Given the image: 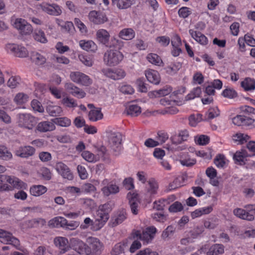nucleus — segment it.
I'll return each instance as SVG.
<instances>
[{
  "mask_svg": "<svg viewBox=\"0 0 255 255\" xmlns=\"http://www.w3.org/2000/svg\"><path fill=\"white\" fill-rule=\"evenodd\" d=\"M26 188V184L16 177L0 175V191H12L13 188L25 189Z\"/></svg>",
  "mask_w": 255,
  "mask_h": 255,
  "instance_id": "1",
  "label": "nucleus"
},
{
  "mask_svg": "<svg viewBox=\"0 0 255 255\" xmlns=\"http://www.w3.org/2000/svg\"><path fill=\"white\" fill-rule=\"evenodd\" d=\"M156 232L157 229L155 227L150 226L143 230L142 233L139 230L133 231L132 235L134 239H139L143 244H148L154 239Z\"/></svg>",
  "mask_w": 255,
  "mask_h": 255,
  "instance_id": "2",
  "label": "nucleus"
},
{
  "mask_svg": "<svg viewBox=\"0 0 255 255\" xmlns=\"http://www.w3.org/2000/svg\"><path fill=\"white\" fill-rule=\"evenodd\" d=\"M124 55L119 50L110 49L104 56V61L108 66H113L119 64L123 59Z\"/></svg>",
  "mask_w": 255,
  "mask_h": 255,
  "instance_id": "3",
  "label": "nucleus"
},
{
  "mask_svg": "<svg viewBox=\"0 0 255 255\" xmlns=\"http://www.w3.org/2000/svg\"><path fill=\"white\" fill-rule=\"evenodd\" d=\"M245 209L236 208L233 211L236 217L248 221H253L255 216V204H249L244 206Z\"/></svg>",
  "mask_w": 255,
  "mask_h": 255,
  "instance_id": "4",
  "label": "nucleus"
},
{
  "mask_svg": "<svg viewBox=\"0 0 255 255\" xmlns=\"http://www.w3.org/2000/svg\"><path fill=\"white\" fill-rule=\"evenodd\" d=\"M109 144L115 155H118L122 149V134L118 132H110L108 134Z\"/></svg>",
  "mask_w": 255,
  "mask_h": 255,
  "instance_id": "5",
  "label": "nucleus"
},
{
  "mask_svg": "<svg viewBox=\"0 0 255 255\" xmlns=\"http://www.w3.org/2000/svg\"><path fill=\"white\" fill-rule=\"evenodd\" d=\"M88 246H86V254L90 255L92 254H98L104 249L103 243L98 238L90 237L87 239Z\"/></svg>",
  "mask_w": 255,
  "mask_h": 255,
  "instance_id": "6",
  "label": "nucleus"
},
{
  "mask_svg": "<svg viewBox=\"0 0 255 255\" xmlns=\"http://www.w3.org/2000/svg\"><path fill=\"white\" fill-rule=\"evenodd\" d=\"M108 205L104 204L99 207V209L97 212V217L95 221L94 222L96 226L91 227V229L93 231H98L101 229L105 223L108 221L109 218V214L103 211Z\"/></svg>",
  "mask_w": 255,
  "mask_h": 255,
  "instance_id": "7",
  "label": "nucleus"
},
{
  "mask_svg": "<svg viewBox=\"0 0 255 255\" xmlns=\"http://www.w3.org/2000/svg\"><path fill=\"white\" fill-rule=\"evenodd\" d=\"M70 78L74 83L83 86H89L93 82L89 76L79 71L71 72L70 74Z\"/></svg>",
  "mask_w": 255,
  "mask_h": 255,
  "instance_id": "8",
  "label": "nucleus"
},
{
  "mask_svg": "<svg viewBox=\"0 0 255 255\" xmlns=\"http://www.w3.org/2000/svg\"><path fill=\"white\" fill-rule=\"evenodd\" d=\"M36 123V118L29 114H19L18 115L17 123L20 127L32 129Z\"/></svg>",
  "mask_w": 255,
  "mask_h": 255,
  "instance_id": "9",
  "label": "nucleus"
},
{
  "mask_svg": "<svg viewBox=\"0 0 255 255\" xmlns=\"http://www.w3.org/2000/svg\"><path fill=\"white\" fill-rule=\"evenodd\" d=\"M0 242L4 244H10L17 250H21L19 241L8 232L0 229Z\"/></svg>",
  "mask_w": 255,
  "mask_h": 255,
  "instance_id": "10",
  "label": "nucleus"
},
{
  "mask_svg": "<svg viewBox=\"0 0 255 255\" xmlns=\"http://www.w3.org/2000/svg\"><path fill=\"white\" fill-rule=\"evenodd\" d=\"M101 191L102 195L106 197L115 195L120 191L119 186L116 183L109 182L108 179H104L101 183Z\"/></svg>",
  "mask_w": 255,
  "mask_h": 255,
  "instance_id": "11",
  "label": "nucleus"
},
{
  "mask_svg": "<svg viewBox=\"0 0 255 255\" xmlns=\"http://www.w3.org/2000/svg\"><path fill=\"white\" fill-rule=\"evenodd\" d=\"M13 26L18 30L22 35H29L33 31L31 25L21 18H16L13 23Z\"/></svg>",
  "mask_w": 255,
  "mask_h": 255,
  "instance_id": "12",
  "label": "nucleus"
},
{
  "mask_svg": "<svg viewBox=\"0 0 255 255\" xmlns=\"http://www.w3.org/2000/svg\"><path fill=\"white\" fill-rule=\"evenodd\" d=\"M88 18L95 24H102L108 21V18L105 13L96 10L90 11Z\"/></svg>",
  "mask_w": 255,
  "mask_h": 255,
  "instance_id": "13",
  "label": "nucleus"
},
{
  "mask_svg": "<svg viewBox=\"0 0 255 255\" xmlns=\"http://www.w3.org/2000/svg\"><path fill=\"white\" fill-rule=\"evenodd\" d=\"M55 169L59 174L63 178L71 180L73 179V175L68 166L62 162H56Z\"/></svg>",
  "mask_w": 255,
  "mask_h": 255,
  "instance_id": "14",
  "label": "nucleus"
},
{
  "mask_svg": "<svg viewBox=\"0 0 255 255\" xmlns=\"http://www.w3.org/2000/svg\"><path fill=\"white\" fill-rule=\"evenodd\" d=\"M39 6L43 11L50 15L58 16L62 13V10L60 7L56 3L50 4L44 2Z\"/></svg>",
  "mask_w": 255,
  "mask_h": 255,
  "instance_id": "15",
  "label": "nucleus"
},
{
  "mask_svg": "<svg viewBox=\"0 0 255 255\" xmlns=\"http://www.w3.org/2000/svg\"><path fill=\"white\" fill-rule=\"evenodd\" d=\"M64 87L67 92L77 98L82 99L86 95L84 91L71 83H66Z\"/></svg>",
  "mask_w": 255,
  "mask_h": 255,
  "instance_id": "16",
  "label": "nucleus"
},
{
  "mask_svg": "<svg viewBox=\"0 0 255 255\" xmlns=\"http://www.w3.org/2000/svg\"><path fill=\"white\" fill-rule=\"evenodd\" d=\"M14 153L17 156L27 158L35 154V149L29 145L20 146L15 150Z\"/></svg>",
  "mask_w": 255,
  "mask_h": 255,
  "instance_id": "17",
  "label": "nucleus"
},
{
  "mask_svg": "<svg viewBox=\"0 0 255 255\" xmlns=\"http://www.w3.org/2000/svg\"><path fill=\"white\" fill-rule=\"evenodd\" d=\"M54 242L55 246L59 249L60 254H65L70 249L68 239L65 237H56L55 238Z\"/></svg>",
  "mask_w": 255,
  "mask_h": 255,
  "instance_id": "18",
  "label": "nucleus"
},
{
  "mask_svg": "<svg viewBox=\"0 0 255 255\" xmlns=\"http://www.w3.org/2000/svg\"><path fill=\"white\" fill-rule=\"evenodd\" d=\"M159 186L157 182L154 179H150L145 186L146 194L149 196H152L157 193Z\"/></svg>",
  "mask_w": 255,
  "mask_h": 255,
  "instance_id": "19",
  "label": "nucleus"
},
{
  "mask_svg": "<svg viewBox=\"0 0 255 255\" xmlns=\"http://www.w3.org/2000/svg\"><path fill=\"white\" fill-rule=\"evenodd\" d=\"M56 127L53 122L43 121L39 123L36 127V130L40 132H46L54 130Z\"/></svg>",
  "mask_w": 255,
  "mask_h": 255,
  "instance_id": "20",
  "label": "nucleus"
},
{
  "mask_svg": "<svg viewBox=\"0 0 255 255\" xmlns=\"http://www.w3.org/2000/svg\"><path fill=\"white\" fill-rule=\"evenodd\" d=\"M70 242L72 247L78 253L86 254V245L83 241L77 238H72Z\"/></svg>",
  "mask_w": 255,
  "mask_h": 255,
  "instance_id": "21",
  "label": "nucleus"
},
{
  "mask_svg": "<svg viewBox=\"0 0 255 255\" xmlns=\"http://www.w3.org/2000/svg\"><path fill=\"white\" fill-rule=\"evenodd\" d=\"M127 218L125 210H122L115 213L111 220V224L113 227L122 223Z\"/></svg>",
  "mask_w": 255,
  "mask_h": 255,
  "instance_id": "22",
  "label": "nucleus"
},
{
  "mask_svg": "<svg viewBox=\"0 0 255 255\" xmlns=\"http://www.w3.org/2000/svg\"><path fill=\"white\" fill-rule=\"evenodd\" d=\"M189 33L191 37L201 45H206L208 44V38L201 32L195 31L193 29H190Z\"/></svg>",
  "mask_w": 255,
  "mask_h": 255,
  "instance_id": "23",
  "label": "nucleus"
},
{
  "mask_svg": "<svg viewBox=\"0 0 255 255\" xmlns=\"http://www.w3.org/2000/svg\"><path fill=\"white\" fill-rule=\"evenodd\" d=\"M145 75L147 80L154 84H158L160 81L159 74L157 71L149 69L145 71Z\"/></svg>",
  "mask_w": 255,
  "mask_h": 255,
  "instance_id": "24",
  "label": "nucleus"
},
{
  "mask_svg": "<svg viewBox=\"0 0 255 255\" xmlns=\"http://www.w3.org/2000/svg\"><path fill=\"white\" fill-rule=\"evenodd\" d=\"M67 220L61 216H57L50 220L48 222V226L51 228L65 227Z\"/></svg>",
  "mask_w": 255,
  "mask_h": 255,
  "instance_id": "25",
  "label": "nucleus"
},
{
  "mask_svg": "<svg viewBox=\"0 0 255 255\" xmlns=\"http://www.w3.org/2000/svg\"><path fill=\"white\" fill-rule=\"evenodd\" d=\"M97 40L101 43L108 46L110 35L109 32L104 29H100L96 32Z\"/></svg>",
  "mask_w": 255,
  "mask_h": 255,
  "instance_id": "26",
  "label": "nucleus"
},
{
  "mask_svg": "<svg viewBox=\"0 0 255 255\" xmlns=\"http://www.w3.org/2000/svg\"><path fill=\"white\" fill-rule=\"evenodd\" d=\"M80 47L87 51L96 52L97 50V46L92 40H81L79 41Z\"/></svg>",
  "mask_w": 255,
  "mask_h": 255,
  "instance_id": "27",
  "label": "nucleus"
},
{
  "mask_svg": "<svg viewBox=\"0 0 255 255\" xmlns=\"http://www.w3.org/2000/svg\"><path fill=\"white\" fill-rule=\"evenodd\" d=\"M61 104L66 108L74 109L77 107L78 103L77 101L73 98L68 96L62 97L61 100Z\"/></svg>",
  "mask_w": 255,
  "mask_h": 255,
  "instance_id": "28",
  "label": "nucleus"
},
{
  "mask_svg": "<svg viewBox=\"0 0 255 255\" xmlns=\"http://www.w3.org/2000/svg\"><path fill=\"white\" fill-rule=\"evenodd\" d=\"M241 87L246 92H252L255 90V80L251 78H246L241 83Z\"/></svg>",
  "mask_w": 255,
  "mask_h": 255,
  "instance_id": "29",
  "label": "nucleus"
},
{
  "mask_svg": "<svg viewBox=\"0 0 255 255\" xmlns=\"http://www.w3.org/2000/svg\"><path fill=\"white\" fill-rule=\"evenodd\" d=\"M103 118V114H102L100 108L92 109L90 110L88 114L89 120L93 122L102 120Z\"/></svg>",
  "mask_w": 255,
  "mask_h": 255,
  "instance_id": "30",
  "label": "nucleus"
},
{
  "mask_svg": "<svg viewBox=\"0 0 255 255\" xmlns=\"http://www.w3.org/2000/svg\"><path fill=\"white\" fill-rule=\"evenodd\" d=\"M32 37L35 41L41 43L48 41L44 32L41 29H35L32 33Z\"/></svg>",
  "mask_w": 255,
  "mask_h": 255,
  "instance_id": "31",
  "label": "nucleus"
},
{
  "mask_svg": "<svg viewBox=\"0 0 255 255\" xmlns=\"http://www.w3.org/2000/svg\"><path fill=\"white\" fill-rule=\"evenodd\" d=\"M112 3L120 9H127L134 3V0H112Z\"/></svg>",
  "mask_w": 255,
  "mask_h": 255,
  "instance_id": "32",
  "label": "nucleus"
},
{
  "mask_svg": "<svg viewBox=\"0 0 255 255\" xmlns=\"http://www.w3.org/2000/svg\"><path fill=\"white\" fill-rule=\"evenodd\" d=\"M135 32L130 28H124L120 31L119 36L120 38L126 40H129L135 37Z\"/></svg>",
  "mask_w": 255,
  "mask_h": 255,
  "instance_id": "33",
  "label": "nucleus"
},
{
  "mask_svg": "<svg viewBox=\"0 0 255 255\" xmlns=\"http://www.w3.org/2000/svg\"><path fill=\"white\" fill-rule=\"evenodd\" d=\"M47 190V188L43 185H34L30 188V193L32 196L38 197L46 193Z\"/></svg>",
  "mask_w": 255,
  "mask_h": 255,
  "instance_id": "34",
  "label": "nucleus"
},
{
  "mask_svg": "<svg viewBox=\"0 0 255 255\" xmlns=\"http://www.w3.org/2000/svg\"><path fill=\"white\" fill-rule=\"evenodd\" d=\"M224 253V246L222 244H216L212 246L208 252L207 255H219Z\"/></svg>",
  "mask_w": 255,
  "mask_h": 255,
  "instance_id": "35",
  "label": "nucleus"
},
{
  "mask_svg": "<svg viewBox=\"0 0 255 255\" xmlns=\"http://www.w3.org/2000/svg\"><path fill=\"white\" fill-rule=\"evenodd\" d=\"M127 113L131 116H137L141 112V108L134 103L130 104L126 108Z\"/></svg>",
  "mask_w": 255,
  "mask_h": 255,
  "instance_id": "36",
  "label": "nucleus"
},
{
  "mask_svg": "<svg viewBox=\"0 0 255 255\" xmlns=\"http://www.w3.org/2000/svg\"><path fill=\"white\" fill-rule=\"evenodd\" d=\"M248 156V153L245 150L238 151L233 156L236 163L242 165L245 163V159Z\"/></svg>",
  "mask_w": 255,
  "mask_h": 255,
  "instance_id": "37",
  "label": "nucleus"
},
{
  "mask_svg": "<svg viewBox=\"0 0 255 255\" xmlns=\"http://www.w3.org/2000/svg\"><path fill=\"white\" fill-rule=\"evenodd\" d=\"M12 158V154L7 147L2 145H0V159L5 161L11 160Z\"/></svg>",
  "mask_w": 255,
  "mask_h": 255,
  "instance_id": "38",
  "label": "nucleus"
},
{
  "mask_svg": "<svg viewBox=\"0 0 255 255\" xmlns=\"http://www.w3.org/2000/svg\"><path fill=\"white\" fill-rule=\"evenodd\" d=\"M53 123L62 127H68L71 125V120L67 117L56 118L52 120Z\"/></svg>",
  "mask_w": 255,
  "mask_h": 255,
  "instance_id": "39",
  "label": "nucleus"
},
{
  "mask_svg": "<svg viewBox=\"0 0 255 255\" xmlns=\"http://www.w3.org/2000/svg\"><path fill=\"white\" fill-rule=\"evenodd\" d=\"M250 136L247 134L241 132L237 133L233 136V139L238 144H243L250 139Z\"/></svg>",
  "mask_w": 255,
  "mask_h": 255,
  "instance_id": "40",
  "label": "nucleus"
},
{
  "mask_svg": "<svg viewBox=\"0 0 255 255\" xmlns=\"http://www.w3.org/2000/svg\"><path fill=\"white\" fill-rule=\"evenodd\" d=\"M31 59L36 64L38 65L44 64L46 61V59L45 56L37 52L32 53Z\"/></svg>",
  "mask_w": 255,
  "mask_h": 255,
  "instance_id": "41",
  "label": "nucleus"
},
{
  "mask_svg": "<svg viewBox=\"0 0 255 255\" xmlns=\"http://www.w3.org/2000/svg\"><path fill=\"white\" fill-rule=\"evenodd\" d=\"M29 100L28 96L23 93H18L15 96L13 101L17 105H22Z\"/></svg>",
  "mask_w": 255,
  "mask_h": 255,
  "instance_id": "42",
  "label": "nucleus"
},
{
  "mask_svg": "<svg viewBox=\"0 0 255 255\" xmlns=\"http://www.w3.org/2000/svg\"><path fill=\"white\" fill-rule=\"evenodd\" d=\"M46 111L52 117L57 116L62 112V109L60 106L50 105L47 107Z\"/></svg>",
  "mask_w": 255,
  "mask_h": 255,
  "instance_id": "43",
  "label": "nucleus"
},
{
  "mask_svg": "<svg viewBox=\"0 0 255 255\" xmlns=\"http://www.w3.org/2000/svg\"><path fill=\"white\" fill-rule=\"evenodd\" d=\"M146 58L150 63L155 65L160 66L162 63L161 59L156 54L150 53L147 55Z\"/></svg>",
  "mask_w": 255,
  "mask_h": 255,
  "instance_id": "44",
  "label": "nucleus"
},
{
  "mask_svg": "<svg viewBox=\"0 0 255 255\" xmlns=\"http://www.w3.org/2000/svg\"><path fill=\"white\" fill-rule=\"evenodd\" d=\"M81 156L86 161L89 162H95L99 159V157L89 151H84L82 153Z\"/></svg>",
  "mask_w": 255,
  "mask_h": 255,
  "instance_id": "45",
  "label": "nucleus"
},
{
  "mask_svg": "<svg viewBox=\"0 0 255 255\" xmlns=\"http://www.w3.org/2000/svg\"><path fill=\"white\" fill-rule=\"evenodd\" d=\"M21 82V79L18 76H11L7 81V86L10 89H14L18 87Z\"/></svg>",
  "mask_w": 255,
  "mask_h": 255,
  "instance_id": "46",
  "label": "nucleus"
},
{
  "mask_svg": "<svg viewBox=\"0 0 255 255\" xmlns=\"http://www.w3.org/2000/svg\"><path fill=\"white\" fill-rule=\"evenodd\" d=\"M168 199H162L158 201H156L153 203V208L156 210H162L165 206L169 204Z\"/></svg>",
  "mask_w": 255,
  "mask_h": 255,
  "instance_id": "47",
  "label": "nucleus"
},
{
  "mask_svg": "<svg viewBox=\"0 0 255 255\" xmlns=\"http://www.w3.org/2000/svg\"><path fill=\"white\" fill-rule=\"evenodd\" d=\"M181 66L180 62H174L166 67V71L170 74H174L181 68Z\"/></svg>",
  "mask_w": 255,
  "mask_h": 255,
  "instance_id": "48",
  "label": "nucleus"
},
{
  "mask_svg": "<svg viewBox=\"0 0 255 255\" xmlns=\"http://www.w3.org/2000/svg\"><path fill=\"white\" fill-rule=\"evenodd\" d=\"M202 116L201 114H193L189 117V124L192 127H195L202 120Z\"/></svg>",
  "mask_w": 255,
  "mask_h": 255,
  "instance_id": "49",
  "label": "nucleus"
},
{
  "mask_svg": "<svg viewBox=\"0 0 255 255\" xmlns=\"http://www.w3.org/2000/svg\"><path fill=\"white\" fill-rule=\"evenodd\" d=\"M46 222L42 218H34L29 221L31 227H42L46 225Z\"/></svg>",
  "mask_w": 255,
  "mask_h": 255,
  "instance_id": "50",
  "label": "nucleus"
},
{
  "mask_svg": "<svg viewBox=\"0 0 255 255\" xmlns=\"http://www.w3.org/2000/svg\"><path fill=\"white\" fill-rule=\"evenodd\" d=\"M201 88L200 87H196L194 88L186 97L187 100H190L194 99L195 98L199 97L201 94Z\"/></svg>",
  "mask_w": 255,
  "mask_h": 255,
  "instance_id": "51",
  "label": "nucleus"
},
{
  "mask_svg": "<svg viewBox=\"0 0 255 255\" xmlns=\"http://www.w3.org/2000/svg\"><path fill=\"white\" fill-rule=\"evenodd\" d=\"M220 115V111L217 107H213L210 108L206 113V116L208 119H212Z\"/></svg>",
  "mask_w": 255,
  "mask_h": 255,
  "instance_id": "52",
  "label": "nucleus"
},
{
  "mask_svg": "<svg viewBox=\"0 0 255 255\" xmlns=\"http://www.w3.org/2000/svg\"><path fill=\"white\" fill-rule=\"evenodd\" d=\"M74 21L75 25L79 29L81 33L86 34L87 33L88 29L86 26L79 18H75Z\"/></svg>",
  "mask_w": 255,
  "mask_h": 255,
  "instance_id": "53",
  "label": "nucleus"
},
{
  "mask_svg": "<svg viewBox=\"0 0 255 255\" xmlns=\"http://www.w3.org/2000/svg\"><path fill=\"white\" fill-rule=\"evenodd\" d=\"M172 90L170 87H165L162 89L154 91L153 94L155 96H165L169 95Z\"/></svg>",
  "mask_w": 255,
  "mask_h": 255,
  "instance_id": "54",
  "label": "nucleus"
},
{
  "mask_svg": "<svg viewBox=\"0 0 255 255\" xmlns=\"http://www.w3.org/2000/svg\"><path fill=\"white\" fill-rule=\"evenodd\" d=\"M79 60L85 66L90 67L93 65L92 59L88 56L84 54H80L78 56Z\"/></svg>",
  "mask_w": 255,
  "mask_h": 255,
  "instance_id": "55",
  "label": "nucleus"
},
{
  "mask_svg": "<svg viewBox=\"0 0 255 255\" xmlns=\"http://www.w3.org/2000/svg\"><path fill=\"white\" fill-rule=\"evenodd\" d=\"M113 80H117L124 78L126 73L125 71L122 69H113Z\"/></svg>",
  "mask_w": 255,
  "mask_h": 255,
  "instance_id": "56",
  "label": "nucleus"
},
{
  "mask_svg": "<svg viewBox=\"0 0 255 255\" xmlns=\"http://www.w3.org/2000/svg\"><path fill=\"white\" fill-rule=\"evenodd\" d=\"M183 209L182 204L178 201L175 202L169 207V211L172 213L180 212Z\"/></svg>",
  "mask_w": 255,
  "mask_h": 255,
  "instance_id": "57",
  "label": "nucleus"
},
{
  "mask_svg": "<svg viewBox=\"0 0 255 255\" xmlns=\"http://www.w3.org/2000/svg\"><path fill=\"white\" fill-rule=\"evenodd\" d=\"M225 157L224 155H217L214 159V163L219 168H222L226 163Z\"/></svg>",
  "mask_w": 255,
  "mask_h": 255,
  "instance_id": "58",
  "label": "nucleus"
},
{
  "mask_svg": "<svg viewBox=\"0 0 255 255\" xmlns=\"http://www.w3.org/2000/svg\"><path fill=\"white\" fill-rule=\"evenodd\" d=\"M178 13L180 17L185 18L192 13V11L190 8L183 6L178 10Z\"/></svg>",
  "mask_w": 255,
  "mask_h": 255,
  "instance_id": "59",
  "label": "nucleus"
},
{
  "mask_svg": "<svg viewBox=\"0 0 255 255\" xmlns=\"http://www.w3.org/2000/svg\"><path fill=\"white\" fill-rule=\"evenodd\" d=\"M38 157L41 161L47 162L52 159V155L50 153L47 151H42L39 153Z\"/></svg>",
  "mask_w": 255,
  "mask_h": 255,
  "instance_id": "60",
  "label": "nucleus"
},
{
  "mask_svg": "<svg viewBox=\"0 0 255 255\" xmlns=\"http://www.w3.org/2000/svg\"><path fill=\"white\" fill-rule=\"evenodd\" d=\"M204 80V76L201 72H196L193 76V83L194 84H202Z\"/></svg>",
  "mask_w": 255,
  "mask_h": 255,
  "instance_id": "61",
  "label": "nucleus"
},
{
  "mask_svg": "<svg viewBox=\"0 0 255 255\" xmlns=\"http://www.w3.org/2000/svg\"><path fill=\"white\" fill-rule=\"evenodd\" d=\"M129 203L131 209V212L136 215L138 213L137 207L138 202L136 198H132L129 200Z\"/></svg>",
  "mask_w": 255,
  "mask_h": 255,
  "instance_id": "62",
  "label": "nucleus"
},
{
  "mask_svg": "<svg viewBox=\"0 0 255 255\" xmlns=\"http://www.w3.org/2000/svg\"><path fill=\"white\" fill-rule=\"evenodd\" d=\"M175 231L174 227L172 226H168L166 229L164 230L161 234V237L163 239H166L173 235Z\"/></svg>",
  "mask_w": 255,
  "mask_h": 255,
  "instance_id": "63",
  "label": "nucleus"
},
{
  "mask_svg": "<svg viewBox=\"0 0 255 255\" xmlns=\"http://www.w3.org/2000/svg\"><path fill=\"white\" fill-rule=\"evenodd\" d=\"M209 137L205 135H201L195 138L196 143L199 145H206L209 141Z\"/></svg>",
  "mask_w": 255,
  "mask_h": 255,
  "instance_id": "64",
  "label": "nucleus"
}]
</instances>
